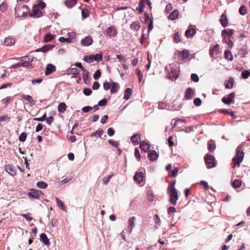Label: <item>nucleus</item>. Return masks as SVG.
Instances as JSON below:
<instances>
[{
	"label": "nucleus",
	"instance_id": "obj_57",
	"mask_svg": "<svg viewBox=\"0 0 250 250\" xmlns=\"http://www.w3.org/2000/svg\"><path fill=\"white\" fill-rule=\"evenodd\" d=\"M107 104V100L105 99H104L103 100H100L98 102V105L100 106H103L106 104Z\"/></svg>",
	"mask_w": 250,
	"mask_h": 250
},
{
	"label": "nucleus",
	"instance_id": "obj_20",
	"mask_svg": "<svg viewBox=\"0 0 250 250\" xmlns=\"http://www.w3.org/2000/svg\"><path fill=\"white\" fill-rule=\"evenodd\" d=\"M196 31L194 28H191L187 30L185 32V36L187 38L192 37L196 34Z\"/></svg>",
	"mask_w": 250,
	"mask_h": 250
},
{
	"label": "nucleus",
	"instance_id": "obj_8",
	"mask_svg": "<svg viewBox=\"0 0 250 250\" xmlns=\"http://www.w3.org/2000/svg\"><path fill=\"white\" fill-rule=\"evenodd\" d=\"M134 180L137 184L143 182L144 174L142 172H136L134 176Z\"/></svg>",
	"mask_w": 250,
	"mask_h": 250
},
{
	"label": "nucleus",
	"instance_id": "obj_34",
	"mask_svg": "<svg viewBox=\"0 0 250 250\" xmlns=\"http://www.w3.org/2000/svg\"><path fill=\"white\" fill-rule=\"evenodd\" d=\"M13 100V98L12 97H7L1 101V102L6 106L8 104L10 103Z\"/></svg>",
	"mask_w": 250,
	"mask_h": 250
},
{
	"label": "nucleus",
	"instance_id": "obj_58",
	"mask_svg": "<svg viewBox=\"0 0 250 250\" xmlns=\"http://www.w3.org/2000/svg\"><path fill=\"white\" fill-rule=\"evenodd\" d=\"M219 46L218 44H216L215 46H214L211 50L210 51V55H212L213 52L214 51H217L219 50Z\"/></svg>",
	"mask_w": 250,
	"mask_h": 250
},
{
	"label": "nucleus",
	"instance_id": "obj_6",
	"mask_svg": "<svg viewBox=\"0 0 250 250\" xmlns=\"http://www.w3.org/2000/svg\"><path fill=\"white\" fill-rule=\"evenodd\" d=\"M235 97V94L233 92H232L227 95V97H224L222 98V102L226 104H230V103L232 102L233 99Z\"/></svg>",
	"mask_w": 250,
	"mask_h": 250
},
{
	"label": "nucleus",
	"instance_id": "obj_41",
	"mask_svg": "<svg viewBox=\"0 0 250 250\" xmlns=\"http://www.w3.org/2000/svg\"><path fill=\"white\" fill-rule=\"evenodd\" d=\"M37 186L40 188H46L47 187V184L44 182L40 181L37 183Z\"/></svg>",
	"mask_w": 250,
	"mask_h": 250
},
{
	"label": "nucleus",
	"instance_id": "obj_59",
	"mask_svg": "<svg viewBox=\"0 0 250 250\" xmlns=\"http://www.w3.org/2000/svg\"><path fill=\"white\" fill-rule=\"evenodd\" d=\"M191 78L194 82H198L199 80L198 75L194 73L191 74Z\"/></svg>",
	"mask_w": 250,
	"mask_h": 250
},
{
	"label": "nucleus",
	"instance_id": "obj_3",
	"mask_svg": "<svg viewBox=\"0 0 250 250\" xmlns=\"http://www.w3.org/2000/svg\"><path fill=\"white\" fill-rule=\"evenodd\" d=\"M168 192L170 196V202L172 205L176 204V200L178 199L177 190L175 188L168 189Z\"/></svg>",
	"mask_w": 250,
	"mask_h": 250
},
{
	"label": "nucleus",
	"instance_id": "obj_9",
	"mask_svg": "<svg viewBox=\"0 0 250 250\" xmlns=\"http://www.w3.org/2000/svg\"><path fill=\"white\" fill-rule=\"evenodd\" d=\"M148 157L150 161H154L158 158L159 154L154 150H149L148 151Z\"/></svg>",
	"mask_w": 250,
	"mask_h": 250
},
{
	"label": "nucleus",
	"instance_id": "obj_7",
	"mask_svg": "<svg viewBox=\"0 0 250 250\" xmlns=\"http://www.w3.org/2000/svg\"><path fill=\"white\" fill-rule=\"evenodd\" d=\"M93 42V39L90 36H86L81 40V43L83 46H88Z\"/></svg>",
	"mask_w": 250,
	"mask_h": 250
},
{
	"label": "nucleus",
	"instance_id": "obj_23",
	"mask_svg": "<svg viewBox=\"0 0 250 250\" xmlns=\"http://www.w3.org/2000/svg\"><path fill=\"white\" fill-rule=\"evenodd\" d=\"M168 78L169 79L174 81L178 78V74L175 69H172L169 73Z\"/></svg>",
	"mask_w": 250,
	"mask_h": 250
},
{
	"label": "nucleus",
	"instance_id": "obj_14",
	"mask_svg": "<svg viewBox=\"0 0 250 250\" xmlns=\"http://www.w3.org/2000/svg\"><path fill=\"white\" fill-rule=\"evenodd\" d=\"M106 34L110 37H114L116 36L117 31L114 27L110 26L107 28L106 30Z\"/></svg>",
	"mask_w": 250,
	"mask_h": 250
},
{
	"label": "nucleus",
	"instance_id": "obj_13",
	"mask_svg": "<svg viewBox=\"0 0 250 250\" xmlns=\"http://www.w3.org/2000/svg\"><path fill=\"white\" fill-rule=\"evenodd\" d=\"M32 60L27 56H24L22 58L20 62V65L23 67H28L30 65V62Z\"/></svg>",
	"mask_w": 250,
	"mask_h": 250
},
{
	"label": "nucleus",
	"instance_id": "obj_11",
	"mask_svg": "<svg viewBox=\"0 0 250 250\" xmlns=\"http://www.w3.org/2000/svg\"><path fill=\"white\" fill-rule=\"evenodd\" d=\"M55 47L54 44H47L43 46L42 47L36 50V52H42L46 53L49 50L53 49Z\"/></svg>",
	"mask_w": 250,
	"mask_h": 250
},
{
	"label": "nucleus",
	"instance_id": "obj_19",
	"mask_svg": "<svg viewBox=\"0 0 250 250\" xmlns=\"http://www.w3.org/2000/svg\"><path fill=\"white\" fill-rule=\"evenodd\" d=\"M178 52L179 57L183 60L188 58L189 55V52L188 50H184L183 51Z\"/></svg>",
	"mask_w": 250,
	"mask_h": 250
},
{
	"label": "nucleus",
	"instance_id": "obj_18",
	"mask_svg": "<svg viewBox=\"0 0 250 250\" xmlns=\"http://www.w3.org/2000/svg\"><path fill=\"white\" fill-rule=\"evenodd\" d=\"M15 40L13 38L8 37L5 38L4 44L5 45L9 46L15 43Z\"/></svg>",
	"mask_w": 250,
	"mask_h": 250
},
{
	"label": "nucleus",
	"instance_id": "obj_50",
	"mask_svg": "<svg viewBox=\"0 0 250 250\" xmlns=\"http://www.w3.org/2000/svg\"><path fill=\"white\" fill-rule=\"evenodd\" d=\"M26 134L25 132H22L19 136V139L21 142H23L26 140Z\"/></svg>",
	"mask_w": 250,
	"mask_h": 250
},
{
	"label": "nucleus",
	"instance_id": "obj_38",
	"mask_svg": "<svg viewBox=\"0 0 250 250\" xmlns=\"http://www.w3.org/2000/svg\"><path fill=\"white\" fill-rule=\"evenodd\" d=\"M93 59L94 61H97L98 62H101L103 59V54L102 52L99 54H96V55H93Z\"/></svg>",
	"mask_w": 250,
	"mask_h": 250
},
{
	"label": "nucleus",
	"instance_id": "obj_44",
	"mask_svg": "<svg viewBox=\"0 0 250 250\" xmlns=\"http://www.w3.org/2000/svg\"><path fill=\"white\" fill-rule=\"evenodd\" d=\"M233 85V80L230 79L228 83L225 84L226 88L230 89L232 88Z\"/></svg>",
	"mask_w": 250,
	"mask_h": 250
},
{
	"label": "nucleus",
	"instance_id": "obj_62",
	"mask_svg": "<svg viewBox=\"0 0 250 250\" xmlns=\"http://www.w3.org/2000/svg\"><path fill=\"white\" fill-rule=\"evenodd\" d=\"M201 100L199 98H196L194 100V104L196 106H199L201 104Z\"/></svg>",
	"mask_w": 250,
	"mask_h": 250
},
{
	"label": "nucleus",
	"instance_id": "obj_22",
	"mask_svg": "<svg viewBox=\"0 0 250 250\" xmlns=\"http://www.w3.org/2000/svg\"><path fill=\"white\" fill-rule=\"evenodd\" d=\"M64 3L67 7L71 8L77 3V0H66Z\"/></svg>",
	"mask_w": 250,
	"mask_h": 250
},
{
	"label": "nucleus",
	"instance_id": "obj_46",
	"mask_svg": "<svg viewBox=\"0 0 250 250\" xmlns=\"http://www.w3.org/2000/svg\"><path fill=\"white\" fill-rule=\"evenodd\" d=\"M78 73V70L76 68H72L71 69H68L67 70V74H73L75 75Z\"/></svg>",
	"mask_w": 250,
	"mask_h": 250
},
{
	"label": "nucleus",
	"instance_id": "obj_4",
	"mask_svg": "<svg viewBox=\"0 0 250 250\" xmlns=\"http://www.w3.org/2000/svg\"><path fill=\"white\" fill-rule=\"evenodd\" d=\"M205 160L208 168H211L215 166L214 157L213 156L206 155Z\"/></svg>",
	"mask_w": 250,
	"mask_h": 250
},
{
	"label": "nucleus",
	"instance_id": "obj_35",
	"mask_svg": "<svg viewBox=\"0 0 250 250\" xmlns=\"http://www.w3.org/2000/svg\"><path fill=\"white\" fill-rule=\"evenodd\" d=\"M54 39V36L51 34H46L43 38V41L44 42H49L53 40Z\"/></svg>",
	"mask_w": 250,
	"mask_h": 250
},
{
	"label": "nucleus",
	"instance_id": "obj_53",
	"mask_svg": "<svg viewBox=\"0 0 250 250\" xmlns=\"http://www.w3.org/2000/svg\"><path fill=\"white\" fill-rule=\"evenodd\" d=\"M129 226H128V229H129V233H131L132 231V228L134 227V223L133 222V220H129Z\"/></svg>",
	"mask_w": 250,
	"mask_h": 250
},
{
	"label": "nucleus",
	"instance_id": "obj_51",
	"mask_svg": "<svg viewBox=\"0 0 250 250\" xmlns=\"http://www.w3.org/2000/svg\"><path fill=\"white\" fill-rule=\"evenodd\" d=\"M92 90L90 88H85L83 90V94L86 96H89L92 94Z\"/></svg>",
	"mask_w": 250,
	"mask_h": 250
},
{
	"label": "nucleus",
	"instance_id": "obj_56",
	"mask_svg": "<svg viewBox=\"0 0 250 250\" xmlns=\"http://www.w3.org/2000/svg\"><path fill=\"white\" fill-rule=\"evenodd\" d=\"M134 155L136 159L138 160V161H140L141 155L140 154L138 148H136L135 149Z\"/></svg>",
	"mask_w": 250,
	"mask_h": 250
},
{
	"label": "nucleus",
	"instance_id": "obj_26",
	"mask_svg": "<svg viewBox=\"0 0 250 250\" xmlns=\"http://www.w3.org/2000/svg\"><path fill=\"white\" fill-rule=\"evenodd\" d=\"M83 79L85 83H87L89 82V73L85 69H83Z\"/></svg>",
	"mask_w": 250,
	"mask_h": 250
},
{
	"label": "nucleus",
	"instance_id": "obj_47",
	"mask_svg": "<svg viewBox=\"0 0 250 250\" xmlns=\"http://www.w3.org/2000/svg\"><path fill=\"white\" fill-rule=\"evenodd\" d=\"M239 12L241 15H244L247 12L246 7L244 5L241 6L239 9Z\"/></svg>",
	"mask_w": 250,
	"mask_h": 250
},
{
	"label": "nucleus",
	"instance_id": "obj_37",
	"mask_svg": "<svg viewBox=\"0 0 250 250\" xmlns=\"http://www.w3.org/2000/svg\"><path fill=\"white\" fill-rule=\"evenodd\" d=\"M185 96L188 99H191L193 96V90L191 88L187 89L186 92Z\"/></svg>",
	"mask_w": 250,
	"mask_h": 250
},
{
	"label": "nucleus",
	"instance_id": "obj_52",
	"mask_svg": "<svg viewBox=\"0 0 250 250\" xmlns=\"http://www.w3.org/2000/svg\"><path fill=\"white\" fill-rule=\"evenodd\" d=\"M57 206L60 208L63 209V204L58 198H56Z\"/></svg>",
	"mask_w": 250,
	"mask_h": 250
},
{
	"label": "nucleus",
	"instance_id": "obj_64",
	"mask_svg": "<svg viewBox=\"0 0 250 250\" xmlns=\"http://www.w3.org/2000/svg\"><path fill=\"white\" fill-rule=\"evenodd\" d=\"M101 76V72L100 70H97L93 75V78L95 80L98 79Z\"/></svg>",
	"mask_w": 250,
	"mask_h": 250
},
{
	"label": "nucleus",
	"instance_id": "obj_29",
	"mask_svg": "<svg viewBox=\"0 0 250 250\" xmlns=\"http://www.w3.org/2000/svg\"><path fill=\"white\" fill-rule=\"evenodd\" d=\"M141 27L140 23L139 21L133 22L130 25V28L135 31H138Z\"/></svg>",
	"mask_w": 250,
	"mask_h": 250
},
{
	"label": "nucleus",
	"instance_id": "obj_16",
	"mask_svg": "<svg viewBox=\"0 0 250 250\" xmlns=\"http://www.w3.org/2000/svg\"><path fill=\"white\" fill-rule=\"evenodd\" d=\"M41 193L40 190H33L28 193L29 198L34 199H39L40 197L39 194Z\"/></svg>",
	"mask_w": 250,
	"mask_h": 250
},
{
	"label": "nucleus",
	"instance_id": "obj_43",
	"mask_svg": "<svg viewBox=\"0 0 250 250\" xmlns=\"http://www.w3.org/2000/svg\"><path fill=\"white\" fill-rule=\"evenodd\" d=\"M224 57L226 59H227L229 60H232V56L231 54V52L229 50H226L224 53Z\"/></svg>",
	"mask_w": 250,
	"mask_h": 250
},
{
	"label": "nucleus",
	"instance_id": "obj_17",
	"mask_svg": "<svg viewBox=\"0 0 250 250\" xmlns=\"http://www.w3.org/2000/svg\"><path fill=\"white\" fill-rule=\"evenodd\" d=\"M233 34V30L232 29H228L223 30L222 32V35L224 38L228 37L229 38L231 37Z\"/></svg>",
	"mask_w": 250,
	"mask_h": 250
},
{
	"label": "nucleus",
	"instance_id": "obj_28",
	"mask_svg": "<svg viewBox=\"0 0 250 250\" xmlns=\"http://www.w3.org/2000/svg\"><path fill=\"white\" fill-rule=\"evenodd\" d=\"M140 147L142 150L146 152L149 148V145L148 144L143 142L141 143Z\"/></svg>",
	"mask_w": 250,
	"mask_h": 250
},
{
	"label": "nucleus",
	"instance_id": "obj_33",
	"mask_svg": "<svg viewBox=\"0 0 250 250\" xmlns=\"http://www.w3.org/2000/svg\"><path fill=\"white\" fill-rule=\"evenodd\" d=\"M216 148L215 144L213 141H210L208 143V148L210 151H213Z\"/></svg>",
	"mask_w": 250,
	"mask_h": 250
},
{
	"label": "nucleus",
	"instance_id": "obj_32",
	"mask_svg": "<svg viewBox=\"0 0 250 250\" xmlns=\"http://www.w3.org/2000/svg\"><path fill=\"white\" fill-rule=\"evenodd\" d=\"M145 5V2L144 0H141L139 6L136 7V10L138 11L139 13H142L144 11Z\"/></svg>",
	"mask_w": 250,
	"mask_h": 250
},
{
	"label": "nucleus",
	"instance_id": "obj_48",
	"mask_svg": "<svg viewBox=\"0 0 250 250\" xmlns=\"http://www.w3.org/2000/svg\"><path fill=\"white\" fill-rule=\"evenodd\" d=\"M146 195H147V198L149 201H153V200L154 199V196L151 191H148L147 192Z\"/></svg>",
	"mask_w": 250,
	"mask_h": 250
},
{
	"label": "nucleus",
	"instance_id": "obj_30",
	"mask_svg": "<svg viewBox=\"0 0 250 250\" xmlns=\"http://www.w3.org/2000/svg\"><path fill=\"white\" fill-rule=\"evenodd\" d=\"M179 15V12L177 10H174L169 16L168 18L170 20H174Z\"/></svg>",
	"mask_w": 250,
	"mask_h": 250
},
{
	"label": "nucleus",
	"instance_id": "obj_15",
	"mask_svg": "<svg viewBox=\"0 0 250 250\" xmlns=\"http://www.w3.org/2000/svg\"><path fill=\"white\" fill-rule=\"evenodd\" d=\"M131 141L134 145L138 144L141 141V135L140 134L133 135L131 137Z\"/></svg>",
	"mask_w": 250,
	"mask_h": 250
},
{
	"label": "nucleus",
	"instance_id": "obj_10",
	"mask_svg": "<svg viewBox=\"0 0 250 250\" xmlns=\"http://www.w3.org/2000/svg\"><path fill=\"white\" fill-rule=\"evenodd\" d=\"M5 170L10 175L14 176L16 175L15 167L11 165H6L5 167Z\"/></svg>",
	"mask_w": 250,
	"mask_h": 250
},
{
	"label": "nucleus",
	"instance_id": "obj_54",
	"mask_svg": "<svg viewBox=\"0 0 250 250\" xmlns=\"http://www.w3.org/2000/svg\"><path fill=\"white\" fill-rule=\"evenodd\" d=\"M7 4L5 2H2L0 5V10L1 12H5L7 10Z\"/></svg>",
	"mask_w": 250,
	"mask_h": 250
},
{
	"label": "nucleus",
	"instance_id": "obj_21",
	"mask_svg": "<svg viewBox=\"0 0 250 250\" xmlns=\"http://www.w3.org/2000/svg\"><path fill=\"white\" fill-rule=\"evenodd\" d=\"M41 241L45 245H48L49 244V240L47 238L46 235L44 233H41L40 234Z\"/></svg>",
	"mask_w": 250,
	"mask_h": 250
},
{
	"label": "nucleus",
	"instance_id": "obj_55",
	"mask_svg": "<svg viewBox=\"0 0 250 250\" xmlns=\"http://www.w3.org/2000/svg\"><path fill=\"white\" fill-rule=\"evenodd\" d=\"M112 177V175H109L108 176L104 178L103 179V184L104 185H107Z\"/></svg>",
	"mask_w": 250,
	"mask_h": 250
},
{
	"label": "nucleus",
	"instance_id": "obj_5",
	"mask_svg": "<svg viewBox=\"0 0 250 250\" xmlns=\"http://www.w3.org/2000/svg\"><path fill=\"white\" fill-rule=\"evenodd\" d=\"M30 15L34 18H39L42 16V13L40 9L36 5L34 6L29 13Z\"/></svg>",
	"mask_w": 250,
	"mask_h": 250
},
{
	"label": "nucleus",
	"instance_id": "obj_1",
	"mask_svg": "<svg viewBox=\"0 0 250 250\" xmlns=\"http://www.w3.org/2000/svg\"><path fill=\"white\" fill-rule=\"evenodd\" d=\"M244 156V153L241 146H239L236 148V154L232 159L234 163L233 167H239L240 163L242 162Z\"/></svg>",
	"mask_w": 250,
	"mask_h": 250
},
{
	"label": "nucleus",
	"instance_id": "obj_25",
	"mask_svg": "<svg viewBox=\"0 0 250 250\" xmlns=\"http://www.w3.org/2000/svg\"><path fill=\"white\" fill-rule=\"evenodd\" d=\"M220 21L222 25L224 27H225L227 26L228 23V20H227L226 16L225 14L222 15V16H221Z\"/></svg>",
	"mask_w": 250,
	"mask_h": 250
},
{
	"label": "nucleus",
	"instance_id": "obj_39",
	"mask_svg": "<svg viewBox=\"0 0 250 250\" xmlns=\"http://www.w3.org/2000/svg\"><path fill=\"white\" fill-rule=\"evenodd\" d=\"M241 185V181L239 180L235 179L232 183V186L234 188H239Z\"/></svg>",
	"mask_w": 250,
	"mask_h": 250
},
{
	"label": "nucleus",
	"instance_id": "obj_49",
	"mask_svg": "<svg viewBox=\"0 0 250 250\" xmlns=\"http://www.w3.org/2000/svg\"><path fill=\"white\" fill-rule=\"evenodd\" d=\"M136 72L138 76L139 82H141V81L142 80L143 77V74L141 72V70L138 68L136 69Z\"/></svg>",
	"mask_w": 250,
	"mask_h": 250
},
{
	"label": "nucleus",
	"instance_id": "obj_27",
	"mask_svg": "<svg viewBox=\"0 0 250 250\" xmlns=\"http://www.w3.org/2000/svg\"><path fill=\"white\" fill-rule=\"evenodd\" d=\"M21 97L25 100L28 101V102L31 105H33L35 104V101H34L32 97L29 95H23Z\"/></svg>",
	"mask_w": 250,
	"mask_h": 250
},
{
	"label": "nucleus",
	"instance_id": "obj_2",
	"mask_svg": "<svg viewBox=\"0 0 250 250\" xmlns=\"http://www.w3.org/2000/svg\"><path fill=\"white\" fill-rule=\"evenodd\" d=\"M29 9L26 5L18 6L15 8V14L17 17H22L27 16Z\"/></svg>",
	"mask_w": 250,
	"mask_h": 250
},
{
	"label": "nucleus",
	"instance_id": "obj_40",
	"mask_svg": "<svg viewBox=\"0 0 250 250\" xmlns=\"http://www.w3.org/2000/svg\"><path fill=\"white\" fill-rule=\"evenodd\" d=\"M93 59L94 58L93 55H88L84 56L83 60L84 61L88 63H91L94 61Z\"/></svg>",
	"mask_w": 250,
	"mask_h": 250
},
{
	"label": "nucleus",
	"instance_id": "obj_60",
	"mask_svg": "<svg viewBox=\"0 0 250 250\" xmlns=\"http://www.w3.org/2000/svg\"><path fill=\"white\" fill-rule=\"evenodd\" d=\"M178 171L179 168L178 167H174V168L171 171V176L173 177H176L178 174Z\"/></svg>",
	"mask_w": 250,
	"mask_h": 250
},
{
	"label": "nucleus",
	"instance_id": "obj_45",
	"mask_svg": "<svg viewBox=\"0 0 250 250\" xmlns=\"http://www.w3.org/2000/svg\"><path fill=\"white\" fill-rule=\"evenodd\" d=\"M103 133L104 131L103 130L101 129H98L96 132L91 134L90 136L94 137L96 136V135H98L99 137H101L102 135H103Z\"/></svg>",
	"mask_w": 250,
	"mask_h": 250
},
{
	"label": "nucleus",
	"instance_id": "obj_61",
	"mask_svg": "<svg viewBox=\"0 0 250 250\" xmlns=\"http://www.w3.org/2000/svg\"><path fill=\"white\" fill-rule=\"evenodd\" d=\"M93 109V107L90 106H84L82 108L83 112L86 113Z\"/></svg>",
	"mask_w": 250,
	"mask_h": 250
},
{
	"label": "nucleus",
	"instance_id": "obj_24",
	"mask_svg": "<svg viewBox=\"0 0 250 250\" xmlns=\"http://www.w3.org/2000/svg\"><path fill=\"white\" fill-rule=\"evenodd\" d=\"M111 93L112 94L116 93L119 88V84L113 82L111 83Z\"/></svg>",
	"mask_w": 250,
	"mask_h": 250
},
{
	"label": "nucleus",
	"instance_id": "obj_12",
	"mask_svg": "<svg viewBox=\"0 0 250 250\" xmlns=\"http://www.w3.org/2000/svg\"><path fill=\"white\" fill-rule=\"evenodd\" d=\"M56 71V67L55 65L49 63L48 64L45 68V74L46 75H49L51 74L52 72Z\"/></svg>",
	"mask_w": 250,
	"mask_h": 250
},
{
	"label": "nucleus",
	"instance_id": "obj_31",
	"mask_svg": "<svg viewBox=\"0 0 250 250\" xmlns=\"http://www.w3.org/2000/svg\"><path fill=\"white\" fill-rule=\"evenodd\" d=\"M132 94V90L130 88H127L126 89L125 92L124 99L125 100H128L130 98V97Z\"/></svg>",
	"mask_w": 250,
	"mask_h": 250
},
{
	"label": "nucleus",
	"instance_id": "obj_63",
	"mask_svg": "<svg viewBox=\"0 0 250 250\" xmlns=\"http://www.w3.org/2000/svg\"><path fill=\"white\" fill-rule=\"evenodd\" d=\"M54 120V119L53 117L50 116L46 119V122L47 124L50 125L53 122Z\"/></svg>",
	"mask_w": 250,
	"mask_h": 250
},
{
	"label": "nucleus",
	"instance_id": "obj_42",
	"mask_svg": "<svg viewBox=\"0 0 250 250\" xmlns=\"http://www.w3.org/2000/svg\"><path fill=\"white\" fill-rule=\"evenodd\" d=\"M242 77L243 79H246L250 76V70H244L242 72Z\"/></svg>",
	"mask_w": 250,
	"mask_h": 250
},
{
	"label": "nucleus",
	"instance_id": "obj_36",
	"mask_svg": "<svg viewBox=\"0 0 250 250\" xmlns=\"http://www.w3.org/2000/svg\"><path fill=\"white\" fill-rule=\"evenodd\" d=\"M58 111L60 112L63 113L66 110V104L64 103H61L58 107Z\"/></svg>",
	"mask_w": 250,
	"mask_h": 250
}]
</instances>
